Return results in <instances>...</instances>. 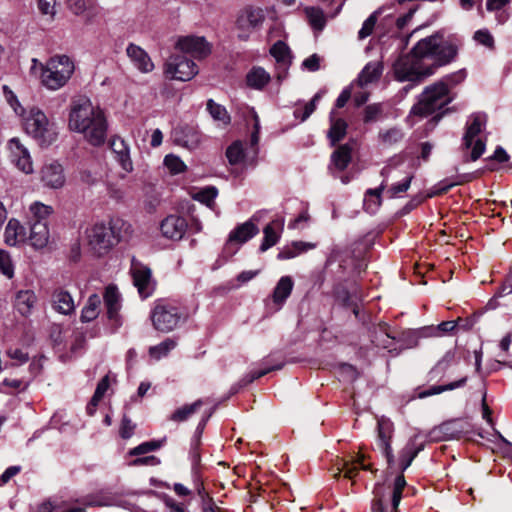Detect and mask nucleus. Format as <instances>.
I'll use <instances>...</instances> for the list:
<instances>
[{
    "instance_id": "2",
    "label": "nucleus",
    "mask_w": 512,
    "mask_h": 512,
    "mask_svg": "<svg viewBox=\"0 0 512 512\" xmlns=\"http://www.w3.org/2000/svg\"><path fill=\"white\" fill-rule=\"evenodd\" d=\"M69 128L84 134L85 139L93 146L105 142L107 124L103 112L95 107L89 99L73 101L69 113Z\"/></svg>"
},
{
    "instance_id": "30",
    "label": "nucleus",
    "mask_w": 512,
    "mask_h": 512,
    "mask_svg": "<svg viewBox=\"0 0 512 512\" xmlns=\"http://www.w3.org/2000/svg\"><path fill=\"white\" fill-rule=\"evenodd\" d=\"M381 74V64L377 62H370L361 71L360 75L358 76L357 82L361 87H363L378 80Z\"/></svg>"
},
{
    "instance_id": "31",
    "label": "nucleus",
    "mask_w": 512,
    "mask_h": 512,
    "mask_svg": "<svg viewBox=\"0 0 512 512\" xmlns=\"http://www.w3.org/2000/svg\"><path fill=\"white\" fill-rule=\"evenodd\" d=\"M351 161V148L347 145L339 146L331 156V167L336 168L339 171L346 169Z\"/></svg>"
},
{
    "instance_id": "48",
    "label": "nucleus",
    "mask_w": 512,
    "mask_h": 512,
    "mask_svg": "<svg viewBox=\"0 0 512 512\" xmlns=\"http://www.w3.org/2000/svg\"><path fill=\"white\" fill-rule=\"evenodd\" d=\"M270 53L275 57L280 67H284L285 70L288 68V47L285 43L281 41L275 43L272 46Z\"/></svg>"
},
{
    "instance_id": "11",
    "label": "nucleus",
    "mask_w": 512,
    "mask_h": 512,
    "mask_svg": "<svg viewBox=\"0 0 512 512\" xmlns=\"http://www.w3.org/2000/svg\"><path fill=\"white\" fill-rule=\"evenodd\" d=\"M393 432L394 425L390 419L381 417L377 420V445L386 457L389 467H392L395 461L391 447Z\"/></svg>"
},
{
    "instance_id": "4",
    "label": "nucleus",
    "mask_w": 512,
    "mask_h": 512,
    "mask_svg": "<svg viewBox=\"0 0 512 512\" xmlns=\"http://www.w3.org/2000/svg\"><path fill=\"white\" fill-rule=\"evenodd\" d=\"M74 68V63L68 56H53L45 65H41V83L49 90H58L71 78Z\"/></svg>"
},
{
    "instance_id": "51",
    "label": "nucleus",
    "mask_w": 512,
    "mask_h": 512,
    "mask_svg": "<svg viewBox=\"0 0 512 512\" xmlns=\"http://www.w3.org/2000/svg\"><path fill=\"white\" fill-rule=\"evenodd\" d=\"M164 165L171 174H179L186 170L185 163L180 159V157L174 154H168L165 156Z\"/></svg>"
},
{
    "instance_id": "57",
    "label": "nucleus",
    "mask_w": 512,
    "mask_h": 512,
    "mask_svg": "<svg viewBox=\"0 0 512 512\" xmlns=\"http://www.w3.org/2000/svg\"><path fill=\"white\" fill-rule=\"evenodd\" d=\"M382 114L381 104L374 103L365 107L363 121L371 123L377 121Z\"/></svg>"
},
{
    "instance_id": "41",
    "label": "nucleus",
    "mask_w": 512,
    "mask_h": 512,
    "mask_svg": "<svg viewBox=\"0 0 512 512\" xmlns=\"http://www.w3.org/2000/svg\"><path fill=\"white\" fill-rule=\"evenodd\" d=\"M404 137L400 128L393 127L379 133V139L383 146L390 147L399 143Z\"/></svg>"
},
{
    "instance_id": "44",
    "label": "nucleus",
    "mask_w": 512,
    "mask_h": 512,
    "mask_svg": "<svg viewBox=\"0 0 512 512\" xmlns=\"http://www.w3.org/2000/svg\"><path fill=\"white\" fill-rule=\"evenodd\" d=\"M456 328V322L455 321H444L440 323L438 326L434 327H426L421 330L422 336H442L448 332L453 331Z\"/></svg>"
},
{
    "instance_id": "64",
    "label": "nucleus",
    "mask_w": 512,
    "mask_h": 512,
    "mask_svg": "<svg viewBox=\"0 0 512 512\" xmlns=\"http://www.w3.org/2000/svg\"><path fill=\"white\" fill-rule=\"evenodd\" d=\"M302 67L308 71H317L320 68V57L313 54L302 62Z\"/></svg>"
},
{
    "instance_id": "29",
    "label": "nucleus",
    "mask_w": 512,
    "mask_h": 512,
    "mask_svg": "<svg viewBox=\"0 0 512 512\" xmlns=\"http://www.w3.org/2000/svg\"><path fill=\"white\" fill-rule=\"evenodd\" d=\"M104 302L107 308V314L110 319L116 317L120 309V294L115 286H108L104 293Z\"/></svg>"
},
{
    "instance_id": "12",
    "label": "nucleus",
    "mask_w": 512,
    "mask_h": 512,
    "mask_svg": "<svg viewBox=\"0 0 512 512\" xmlns=\"http://www.w3.org/2000/svg\"><path fill=\"white\" fill-rule=\"evenodd\" d=\"M176 47L185 55L190 54L196 59H203L211 52V47L204 37L186 36L180 38Z\"/></svg>"
},
{
    "instance_id": "40",
    "label": "nucleus",
    "mask_w": 512,
    "mask_h": 512,
    "mask_svg": "<svg viewBox=\"0 0 512 512\" xmlns=\"http://www.w3.org/2000/svg\"><path fill=\"white\" fill-rule=\"evenodd\" d=\"M207 110L215 121H219L223 125L230 123V116L224 106L217 104L214 100L207 101Z\"/></svg>"
},
{
    "instance_id": "62",
    "label": "nucleus",
    "mask_w": 512,
    "mask_h": 512,
    "mask_svg": "<svg viewBox=\"0 0 512 512\" xmlns=\"http://www.w3.org/2000/svg\"><path fill=\"white\" fill-rule=\"evenodd\" d=\"M8 357L16 361V365L24 364L28 361V354L23 352L21 349H9L7 351Z\"/></svg>"
},
{
    "instance_id": "59",
    "label": "nucleus",
    "mask_w": 512,
    "mask_h": 512,
    "mask_svg": "<svg viewBox=\"0 0 512 512\" xmlns=\"http://www.w3.org/2000/svg\"><path fill=\"white\" fill-rule=\"evenodd\" d=\"M251 116L253 119V131L250 138V145L254 149V151H257V145L259 143V132H260V121L259 117L254 109L251 110Z\"/></svg>"
},
{
    "instance_id": "49",
    "label": "nucleus",
    "mask_w": 512,
    "mask_h": 512,
    "mask_svg": "<svg viewBox=\"0 0 512 512\" xmlns=\"http://www.w3.org/2000/svg\"><path fill=\"white\" fill-rule=\"evenodd\" d=\"M218 194V191L215 187L210 186L204 189H201L194 196V199L205 204L209 208H212L214 205V200Z\"/></svg>"
},
{
    "instance_id": "9",
    "label": "nucleus",
    "mask_w": 512,
    "mask_h": 512,
    "mask_svg": "<svg viewBox=\"0 0 512 512\" xmlns=\"http://www.w3.org/2000/svg\"><path fill=\"white\" fill-rule=\"evenodd\" d=\"M166 78L178 81H189L199 72L197 64L184 54L171 55L164 64Z\"/></svg>"
},
{
    "instance_id": "21",
    "label": "nucleus",
    "mask_w": 512,
    "mask_h": 512,
    "mask_svg": "<svg viewBox=\"0 0 512 512\" xmlns=\"http://www.w3.org/2000/svg\"><path fill=\"white\" fill-rule=\"evenodd\" d=\"M30 244L36 248H44L49 242V229L45 221L33 222L30 225V233L27 236Z\"/></svg>"
},
{
    "instance_id": "37",
    "label": "nucleus",
    "mask_w": 512,
    "mask_h": 512,
    "mask_svg": "<svg viewBox=\"0 0 512 512\" xmlns=\"http://www.w3.org/2000/svg\"><path fill=\"white\" fill-rule=\"evenodd\" d=\"M305 15L311 27L316 31H322L326 25V16L324 11L318 7H306Z\"/></svg>"
},
{
    "instance_id": "43",
    "label": "nucleus",
    "mask_w": 512,
    "mask_h": 512,
    "mask_svg": "<svg viewBox=\"0 0 512 512\" xmlns=\"http://www.w3.org/2000/svg\"><path fill=\"white\" fill-rule=\"evenodd\" d=\"M175 347L176 341L171 338H167L160 344L150 347L149 355L155 360H160L161 358L167 356L168 353Z\"/></svg>"
},
{
    "instance_id": "54",
    "label": "nucleus",
    "mask_w": 512,
    "mask_h": 512,
    "mask_svg": "<svg viewBox=\"0 0 512 512\" xmlns=\"http://www.w3.org/2000/svg\"><path fill=\"white\" fill-rule=\"evenodd\" d=\"M163 442H164V440H153V441L144 442V443L138 445L137 447H134L133 449H131L129 454L132 456H135V455H143V454L155 451L162 446Z\"/></svg>"
},
{
    "instance_id": "63",
    "label": "nucleus",
    "mask_w": 512,
    "mask_h": 512,
    "mask_svg": "<svg viewBox=\"0 0 512 512\" xmlns=\"http://www.w3.org/2000/svg\"><path fill=\"white\" fill-rule=\"evenodd\" d=\"M55 4V0H38V8L44 15L54 16Z\"/></svg>"
},
{
    "instance_id": "36",
    "label": "nucleus",
    "mask_w": 512,
    "mask_h": 512,
    "mask_svg": "<svg viewBox=\"0 0 512 512\" xmlns=\"http://www.w3.org/2000/svg\"><path fill=\"white\" fill-rule=\"evenodd\" d=\"M373 342L389 352L396 351V354L399 353V349L394 346L395 337L390 335L387 325L379 326V333H376Z\"/></svg>"
},
{
    "instance_id": "35",
    "label": "nucleus",
    "mask_w": 512,
    "mask_h": 512,
    "mask_svg": "<svg viewBox=\"0 0 512 512\" xmlns=\"http://www.w3.org/2000/svg\"><path fill=\"white\" fill-rule=\"evenodd\" d=\"M204 404V401L199 399L192 404L184 405L175 410L169 417L174 422H184L189 419L194 413H196Z\"/></svg>"
},
{
    "instance_id": "14",
    "label": "nucleus",
    "mask_w": 512,
    "mask_h": 512,
    "mask_svg": "<svg viewBox=\"0 0 512 512\" xmlns=\"http://www.w3.org/2000/svg\"><path fill=\"white\" fill-rule=\"evenodd\" d=\"M131 274L133 277V283L138 289V293L142 298H147L152 295L154 291V282L151 278V270L140 264L132 263Z\"/></svg>"
},
{
    "instance_id": "42",
    "label": "nucleus",
    "mask_w": 512,
    "mask_h": 512,
    "mask_svg": "<svg viewBox=\"0 0 512 512\" xmlns=\"http://www.w3.org/2000/svg\"><path fill=\"white\" fill-rule=\"evenodd\" d=\"M364 460H365V455L359 454L352 463L344 462L343 463V467H342V471L344 472V476L346 478L353 479L356 476V474H357V470H358V466L357 465H359V467L362 470H371V466L369 464L366 465L364 463Z\"/></svg>"
},
{
    "instance_id": "22",
    "label": "nucleus",
    "mask_w": 512,
    "mask_h": 512,
    "mask_svg": "<svg viewBox=\"0 0 512 512\" xmlns=\"http://www.w3.org/2000/svg\"><path fill=\"white\" fill-rule=\"evenodd\" d=\"M27 240L26 229L16 219H10L5 228V243L10 246H16Z\"/></svg>"
},
{
    "instance_id": "8",
    "label": "nucleus",
    "mask_w": 512,
    "mask_h": 512,
    "mask_svg": "<svg viewBox=\"0 0 512 512\" xmlns=\"http://www.w3.org/2000/svg\"><path fill=\"white\" fill-rule=\"evenodd\" d=\"M151 319L156 330L170 332L184 319L180 309L168 302L158 301L152 310Z\"/></svg>"
},
{
    "instance_id": "27",
    "label": "nucleus",
    "mask_w": 512,
    "mask_h": 512,
    "mask_svg": "<svg viewBox=\"0 0 512 512\" xmlns=\"http://www.w3.org/2000/svg\"><path fill=\"white\" fill-rule=\"evenodd\" d=\"M294 283L290 276H283L277 282L273 294L272 300L275 304L281 306L290 296Z\"/></svg>"
},
{
    "instance_id": "38",
    "label": "nucleus",
    "mask_w": 512,
    "mask_h": 512,
    "mask_svg": "<svg viewBox=\"0 0 512 512\" xmlns=\"http://www.w3.org/2000/svg\"><path fill=\"white\" fill-rule=\"evenodd\" d=\"M334 114V111L330 113L331 127L328 133L332 145L342 140L347 130V123L343 119H335Z\"/></svg>"
},
{
    "instance_id": "20",
    "label": "nucleus",
    "mask_w": 512,
    "mask_h": 512,
    "mask_svg": "<svg viewBox=\"0 0 512 512\" xmlns=\"http://www.w3.org/2000/svg\"><path fill=\"white\" fill-rule=\"evenodd\" d=\"M258 232V227L251 221L240 224L230 232L226 248L234 244H243L257 235Z\"/></svg>"
},
{
    "instance_id": "5",
    "label": "nucleus",
    "mask_w": 512,
    "mask_h": 512,
    "mask_svg": "<svg viewBox=\"0 0 512 512\" xmlns=\"http://www.w3.org/2000/svg\"><path fill=\"white\" fill-rule=\"evenodd\" d=\"M24 129L41 146H49L56 141L58 131L55 123L50 122L43 111L32 108L24 117Z\"/></svg>"
},
{
    "instance_id": "46",
    "label": "nucleus",
    "mask_w": 512,
    "mask_h": 512,
    "mask_svg": "<svg viewBox=\"0 0 512 512\" xmlns=\"http://www.w3.org/2000/svg\"><path fill=\"white\" fill-rule=\"evenodd\" d=\"M466 382H467V377H463V378L459 379L458 381L451 382L447 385L432 386L430 389L422 392L420 394V397L421 398L428 397V396L440 394L444 391L454 390L456 388H460V387L464 386L466 384Z\"/></svg>"
},
{
    "instance_id": "45",
    "label": "nucleus",
    "mask_w": 512,
    "mask_h": 512,
    "mask_svg": "<svg viewBox=\"0 0 512 512\" xmlns=\"http://www.w3.org/2000/svg\"><path fill=\"white\" fill-rule=\"evenodd\" d=\"M30 213L31 223L38 221L47 222L48 217L52 213V208L43 203L35 202L30 206Z\"/></svg>"
},
{
    "instance_id": "19",
    "label": "nucleus",
    "mask_w": 512,
    "mask_h": 512,
    "mask_svg": "<svg viewBox=\"0 0 512 512\" xmlns=\"http://www.w3.org/2000/svg\"><path fill=\"white\" fill-rule=\"evenodd\" d=\"M127 56L142 73H149L154 69V64L147 52L140 46L133 43L129 44L126 49Z\"/></svg>"
},
{
    "instance_id": "52",
    "label": "nucleus",
    "mask_w": 512,
    "mask_h": 512,
    "mask_svg": "<svg viewBox=\"0 0 512 512\" xmlns=\"http://www.w3.org/2000/svg\"><path fill=\"white\" fill-rule=\"evenodd\" d=\"M226 156L230 164H238L244 158L243 145L240 141L232 143L226 151Z\"/></svg>"
},
{
    "instance_id": "56",
    "label": "nucleus",
    "mask_w": 512,
    "mask_h": 512,
    "mask_svg": "<svg viewBox=\"0 0 512 512\" xmlns=\"http://www.w3.org/2000/svg\"><path fill=\"white\" fill-rule=\"evenodd\" d=\"M378 12H373L363 23L361 29L358 32V38L363 40L370 36L374 30L377 22Z\"/></svg>"
},
{
    "instance_id": "24",
    "label": "nucleus",
    "mask_w": 512,
    "mask_h": 512,
    "mask_svg": "<svg viewBox=\"0 0 512 512\" xmlns=\"http://www.w3.org/2000/svg\"><path fill=\"white\" fill-rule=\"evenodd\" d=\"M53 308L64 315H69L75 310L72 296L62 289L56 290L52 296Z\"/></svg>"
},
{
    "instance_id": "16",
    "label": "nucleus",
    "mask_w": 512,
    "mask_h": 512,
    "mask_svg": "<svg viewBox=\"0 0 512 512\" xmlns=\"http://www.w3.org/2000/svg\"><path fill=\"white\" fill-rule=\"evenodd\" d=\"M40 173L41 181L49 188L58 189L65 183L63 167L56 161L46 163Z\"/></svg>"
},
{
    "instance_id": "55",
    "label": "nucleus",
    "mask_w": 512,
    "mask_h": 512,
    "mask_svg": "<svg viewBox=\"0 0 512 512\" xmlns=\"http://www.w3.org/2000/svg\"><path fill=\"white\" fill-rule=\"evenodd\" d=\"M412 179H413V174H408L405 176V178L402 181L392 184L391 187L387 191L389 193L390 197L391 198L398 197L402 193H405L409 189Z\"/></svg>"
},
{
    "instance_id": "58",
    "label": "nucleus",
    "mask_w": 512,
    "mask_h": 512,
    "mask_svg": "<svg viewBox=\"0 0 512 512\" xmlns=\"http://www.w3.org/2000/svg\"><path fill=\"white\" fill-rule=\"evenodd\" d=\"M0 270L8 278H12L14 274L13 264L8 252L0 250Z\"/></svg>"
},
{
    "instance_id": "32",
    "label": "nucleus",
    "mask_w": 512,
    "mask_h": 512,
    "mask_svg": "<svg viewBox=\"0 0 512 512\" xmlns=\"http://www.w3.org/2000/svg\"><path fill=\"white\" fill-rule=\"evenodd\" d=\"M101 299L99 295L92 294L89 296L86 305L81 312L82 322H91L96 319L100 312Z\"/></svg>"
},
{
    "instance_id": "6",
    "label": "nucleus",
    "mask_w": 512,
    "mask_h": 512,
    "mask_svg": "<svg viewBox=\"0 0 512 512\" xmlns=\"http://www.w3.org/2000/svg\"><path fill=\"white\" fill-rule=\"evenodd\" d=\"M487 116L483 113L471 115L466 123V131L462 139L464 149H471L470 159L476 161L485 151L486 138L482 136Z\"/></svg>"
},
{
    "instance_id": "33",
    "label": "nucleus",
    "mask_w": 512,
    "mask_h": 512,
    "mask_svg": "<svg viewBox=\"0 0 512 512\" xmlns=\"http://www.w3.org/2000/svg\"><path fill=\"white\" fill-rule=\"evenodd\" d=\"M263 364L265 366L262 369L257 370V371H251L250 373L245 375L239 383L240 386H246V385L252 383L254 380L265 376L269 372L274 371V370H280L283 367V363L279 362V363L271 364L269 359H265Z\"/></svg>"
},
{
    "instance_id": "47",
    "label": "nucleus",
    "mask_w": 512,
    "mask_h": 512,
    "mask_svg": "<svg viewBox=\"0 0 512 512\" xmlns=\"http://www.w3.org/2000/svg\"><path fill=\"white\" fill-rule=\"evenodd\" d=\"M384 485L377 484L374 489V502L372 504L371 512H386V503L388 501V497L385 491Z\"/></svg>"
},
{
    "instance_id": "26",
    "label": "nucleus",
    "mask_w": 512,
    "mask_h": 512,
    "mask_svg": "<svg viewBox=\"0 0 512 512\" xmlns=\"http://www.w3.org/2000/svg\"><path fill=\"white\" fill-rule=\"evenodd\" d=\"M270 80V74L259 66L253 67L246 75L247 85L255 90H262Z\"/></svg>"
},
{
    "instance_id": "15",
    "label": "nucleus",
    "mask_w": 512,
    "mask_h": 512,
    "mask_svg": "<svg viewBox=\"0 0 512 512\" xmlns=\"http://www.w3.org/2000/svg\"><path fill=\"white\" fill-rule=\"evenodd\" d=\"M173 136L178 145L189 150L196 149L202 141L200 131L189 125L177 127L173 132Z\"/></svg>"
},
{
    "instance_id": "3",
    "label": "nucleus",
    "mask_w": 512,
    "mask_h": 512,
    "mask_svg": "<svg viewBox=\"0 0 512 512\" xmlns=\"http://www.w3.org/2000/svg\"><path fill=\"white\" fill-rule=\"evenodd\" d=\"M463 71L446 75L441 80L427 86L422 92L419 101L412 107L411 113L419 116H428L436 110L449 104L454 95L451 89L463 81Z\"/></svg>"
},
{
    "instance_id": "13",
    "label": "nucleus",
    "mask_w": 512,
    "mask_h": 512,
    "mask_svg": "<svg viewBox=\"0 0 512 512\" xmlns=\"http://www.w3.org/2000/svg\"><path fill=\"white\" fill-rule=\"evenodd\" d=\"M11 162L25 174L33 172V164L28 149L18 138H12L8 142Z\"/></svg>"
},
{
    "instance_id": "39",
    "label": "nucleus",
    "mask_w": 512,
    "mask_h": 512,
    "mask_svg": "<svg viewBox=\"0 0 512 512\" xmlns=\"http://www.w3.org/2000/svg\"><path fill=\"white\" fill-rule=\"evenodd\" d=\"M385 183L383 182L379 188L377 189H369L366 192L364 199V206L366 210L370 213H375L378 207L381 204V192L385 188Z\"/></svg>"
},
{
    "instance_id": "18",
    "label": "nucleus",
    "mask_w": 512,
    "mask_h": 512,
    "mask_svg": "<svg viewBox=\"0 0 512 512\" xmlns=\"http://www.w3.org/2000/svg\"><path fill=\"white\" fill-rule=\"evenodd\" d=\"M163 236L172 240H180L187 229L185 218L178 215L167 216L160 226Z\"/></svg>"
},
{
    "instance_id": "61",
    "label": "nucleus",
    "mask_w": 512,
    "mask_h": 512,
    "mask_svg": "<svg viewBox=\"0 0 512 512\" xmlns=\"http://www.w3.org/2000/svg\"><path fill=\"white\" fill-rule=\"evenodd\" d=\"M474 39L486 47H492L494 44L493 37L487 30H478L474 35Z\"/></svg>"
},
{
    "instance_id": "23",
    "label": "nucleus",
    "mask_w": 512,
    "mask_h": 512,
    "mask_svg": "<svg viewBox=\"0 0 512 512\" xmlns=\"http://www.w3.org/2000/svg\"><path fill=\"white\" fill-rule=\"evenodd\" d=\"M283 227L284 219L281 218L273 220L263 229L264 238L260 245V250L262 252L266 251L278 242Z\"/></svg>"
},
{
    "instance_id": "7",
    "label": "nucleus",
    "mask_w": 512,
    "mask_h": 512,
    "mask_svg": "<svg viewBox=\"0 0 512 512\" xmlns=\"http://www.w3.org/2000/svg\"><path fill=\"white\" fill-rule=\"evenodd\" d=\"M118 222L96 223L86 230L90 249L98 256L106 254L119 241L116 233Z\"/></svg>"
},
{
    "instance_id": "50",
    "label": "nucleus",
    "mask_w": 512,
    "mask_h": 512,
    "mask_svg": "<svg viewBox=\"0 0 512 512\" xmlns=\"http://www.w3.org/2000/svg\"><path fill=\"white\" fill-rule=\"evenodd\" d=\"M406 486L405 478L402 474L398 475L394 481V485L391 491V502L393 506V510H396L400 500L402 498V491Z\"/></svg>"
},
{
    "instance_id": "10",
    "label": "nucleus",
    "mask_w": 512,
    "mask_h": 512,
    "mask_svg": "<svg viewBox=\"0 0 512 512\" xmlns=\"http://www.w3.org/2000/svg\"><path fill=\"white\" fill-rule=\"evenodd\" d=\"M264 20L265 14L261 8L248 7L242 10L236 20L238 37L247 40L252 32L262 26Z\"/></svg>"
},
{
    "instance_id": "1",
    "label": "nucleus",
    "mask_w": 512,
    "mask_h": 512,
    "mask_svg": "<svg viewBox=\"0 0 512 512\" xmlns=\"http://www.w3.org/2000/svg\"><path fill=\"white\" fill-rule=\"evenodd\" d=\"M459 44L454 36H446L443 31L421 39L411 53L402 55L395 61V78L400 82L421 83L434 74V67L426 65L423 58L432 57L437 67L446 65L456 58Z\"/></svg>"
},
{
    "instance_id": "60",
    "label": "nucleus",
    "mask_w": 512,
    "mask_h": 512,
    "mask_svg": "<svg viewBox=\"0 0 512 512\" xmlns=\"http://www.w3.org/2000/svg\"><path fill=\"white\" fill-rule=\"evenodd\" d=\"M135 427L136 426L132 423L131 419L124 415L120 426V436L123 439H129L133 435Z\"/></svg>"
},
{
    "instance_id": "25",
    "label": "nucleus",
    "mask_w": 512,
    "mask_h": 512,
    "mask_svg": "<svg viewBox=\"0 0 512 512\" xmlns=\"http://www.w3.org/2000/svg\"><path fill=\"white\" fill-rule=\"evenodd\" d=\"M416 439L417 436L411 438L400 453L401 472H404L411 465L418 453L424 449V444L417 445Z\"/></svg>"
},
{
    "instance_id": "17",
    "label": "nucleus",
    "mask_w": 512,
    "mask_h": 512,
    "mask_svg": "<svg viewBox=\"0 0 512 512\" xmlns=\"http://www.w3.org/2000/svg\"><path fill=\"white\" fill-rule=\"evenodd\" d=\"M110 148L115 155V160L118 162L120 167L126 172L131 173L133 171V162L130 156V148L126 141L119 137L114 136L110 140Z\"/></svg>"
},
{
    "instance_id": "34",
    "label": "nucleus",
    "mask_w": 512,
    "mask_h": 512,
    "mask_svg": "<svg viewBox=\"0 0 512 512\" xmlns=\"http://www.w3.org/2000/svg\"><path fill=\"white\" fill-rule=\"evenodd\" d=\"M314 247H315V245L312 243L296 241V242H293L291 246H287L284 249H282L278 253V259H280V260L291 259V258L298 256L302 252L313 249Z\"/></svg>"
},
{
    "instance_id": "28",
    "label": "nucleus",
    "mask_w": 512,
    "mask_h": 512,
    "mask_svg": "<svg viewBox=\"0 0 512 512\" xmlns=\"http://www.w3.org/2000/svg\"><path fill=\"white\" fill-rule=\"evenodd\" d=\"M36 300L37 297L33 291L22 290L16 294L15 307L21 315L27 316L31 313Z\"/></svg>"
},
{
    "instance_id": "53",
    "label": "nucleus",
    "mask_w": 512,
    "mask_h": 512,
    "mask_svg": "<svg viewBox=\"0 0 512 512\" xmlns=\"http://www.w3.org/2000/svg\"><path fill=\"white\" fill-rule=\"evenodd\" d=\"M320 94L317 93L314 97L304 105L303 109L297 108L294 111L296 118H300L303 122L309 118V116L315 111L318 101L320 100Z\"/></svg>"
}]
</instances>
